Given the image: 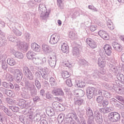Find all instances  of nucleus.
<instances>
[{"instance_id":"f257e3e1","label":"nucleus","mask_w":124,"mask_h":124,"mask_svg":"<svg viewBox=\"0 0 124 124\" xmlns=\"http://www.w3.org/2000/svg\"><path fill=\"white\" fill-rule=\"evenodd\" d=\"M85 118L88 119L87 123H90L91 122H93L94 120V115H93V112L92 108L89 106L85 107Z\"/></svg>"},{"instance_id":"f03ea898","label":"nucleus","mask_w":124,"mask_h":124,"mask_svg":"<svg viewBox=\"0 0 124 124\" xmlns=\"http://www.w3.org/2000/svg\"><path fill=\"white\" fill-rule=\"evenodd\" d=\"M73 119L75 120L78 123H80V120L77 116V114L75 112L70 113L67 114L64 119L65 123L67 124H71L73 122Z\"/></svg>"},{"instance_id":"7ed1b4c3","label":"nucleus","mask_w":124,"mask_h":124,"mask_svg":"<svg viewBox=\"0 0 124 124\" xmlns=\"http://www.w3.org/2000/svg\"><path fill=\"white\" fill-rule=\"evenodd\" d=\"M23 73L28 81H34V74L31 72V71L28 67L25 66L23 68Z\"/></svg>"},{"instance_id":"20e7f679","label":"nucleus","mask_w":124,"mask_h":124,"mask_svg":"<svg viewBox=\"0 0 124 124\" xmlns=\"http://www.w3.org/2000/svg\"><path fill=\"white\" fill-rule=\"evenodd\" d=\"M39 10L42 12L41 17H42V19L45 20L46 18H48L49 16V13L47 12V11H46V7H45V5L40 4L39 5Z\"/></svg>"},{"instance_id":"39448f33","label":"nucleus","mask_w":124,"mask_h":124,"mask_svg":"<svg viewBox=\"0 0 124 124\" xmlns=\"http://www.w3.org/2000/svg\"><path fill=\"white\" fill-rule=\"evenodd\" d=\"M109 120L112 123H116L121 118V115L117 112H113L109 113Z\"/></svg>"},{"instance_id":"423d86ee","label":"nucleus","mask_w":124,"mask_h":124,"mask_svg":"<svg viewBox=\"0 0 124 124\" xmlns=\"http://www.w3.org/2000/svg\"><path fill=\"white\" fill-rule=\"evenodd\" d=\"M94 119L97 124H101L103 122L102 116L100 114L99 111L96 110L94 113Z\"/></svg>"},{"instance_id":"0eeeda50","label":"nucleus","mask_w":124,"mask_h":124,"mask_svg":"<svg viewBox=\"0 0 124 124\" xmlns=\"http://www.w3.org/2000/svg\"><path fill=\"white\" fill-rule=\"evenodd\" d=\"M95 88L94 87H88L86 90L87 96L88 99H92L94 95Z\"/></svg>"},{"instance_id":"6e6552de","label":"nucleus","mask_w":124,"mask_h":124,"mask_svg":"<svg viewBox=\"0 0 124 124\" xmlns=\"http://www.w3.org/2000/svg\"><path fill=\"white\" fill-rule=\"evenodd\" d=\"M46 58L44 57L42 59L39 58H33L32 62L36 65H42L44 63H46Z\"/></svg>"},{"instance_id":"1a4fd4ad","label":"nucleus","mask_w":124,"mask_h":124,"mask_svg":"<svg viewBox=\"0 0 124 124\" xmlns=\"http://www.w3.org/2000/svg\"><path fill=\"white\" fill-rule=\"evenodd\" d=\"M59 40H60V36L58 34H54L51 36L49 43L52 45L57 44Z\"/></svg>"},{"instance_id":"9d476101","label":"nucleus","mask_w":124,"mask_h":124,"mask_svg":"<svg viewBox=\"0 0 124 124\" xmlns=\"http://www.w3.org/2000/svg\"><path fill=\"white\" fill-rule=\"evenodd\" d=\"M86 43H87L88 45L92 48V49H95L97 47V44L91 38H87L86 40Z\"/></svg>"},{"instance_id":"9b49d317","label":"nucleus","mask_w":124,"mask_h":124,"mask_svg":"<svg viewBox=\"0 0 124 124\" xmlns=\"http://www.w3.org/2000/svg\"><path fill=\"white\" fill-rule=\"evenodd\" d=\"M80 48H81V46L78 45L73 48L72 53L74 57H79L80 55Z\"/></svg>"},{"instance_id":"f8f14e48","label":"nucleus","mask_w":124,"mask_h":124,"mask_svg":"<svg viewBox=\"0 0 124 124\" xmlns=\"http://www.w3.org/2000/svg\"><path fill=\"white\" fill-rule=\"evenodd\" d=\"M52 93L56 96H59V95L60 96H62L64 94L62 88H56V89L53 90L52 91Z\"/></svg>"},{"instance_id":"ddd939ff","label":"nucleus","mask_w":124,"mask_h":124,"mask_svg":"<svg viewBox=\"0 0 124 124\" xmlns=\"http://www.w3.org/2000/svg\"><path fill=\"white\" fill-rule=\"evenodd\" d=\"M104 50L107 56H111L112 55V47L111 46L106 44L104 46Z\"/></svg>"},{"instance_id":"4468645a","label":"nucleus","mask_w":124,"mask_h":124,"mask_svg":"<svg viewBox=\"0 0 124 124\" xmlns=\"http://www.w3.org/2000/svg\"><path fill=\"white\" fill-rule=\"evenodd\" d=\"M57 63V57L55 56L50 57L48 59V63L51 67H55Z\"/></svg>"},{"instance_id":"2eb2a0df","label":"nucleus","mask_w":124,"mask_h":124,"mask_svg":"<svg viewBox=\"0 0 124 124\" xmlns=\"http://www.w3.org/2000/svg\"><path fill=\"white\" fill-rule=\"evenodd\" d=\"M45 71H42L40 72L41 75L45 80H48L50 77H51V75H50V72H48V69H46Z\"/></svg>"},{"instance_id":"dca6fc26","label":"nucleus","mask_w":124,"mask_h":124,"mask_svg":"<svg viewBox=\"0 0 124 124\" xmlns=\"http://www.w3.org/2000/svg\"><path fill=\"white\" fill-rule=\"evenodd\" d=\"M105 73H106V71L105 69L102 68L100 69V72L97 70H95L94 71V73L93 74V76L95 78L97 77V76H98V77H101V75H104Z\"/></svg>"},{"instance_id":"f3484780","label":"nucleus","mask_w":124,"mask_h":124,"mask_svg":"<svg viewBox=\"0 0 124 124\" xmlns=\"http://www.w3.org/2000/svg\"><path fill=\"white\" fill-rule=\"evenodd\" d=\"M74 94L78 97H82L85 95V92L81 89H77L74 91Z\"/></svg>"},{"instance_id":"a211bd4d","label":"nucleus","mask_w":124,"mask_h":124,"mask_svg":"<svg viewBox=\"0 0 124 124\" xmlns=\"http://www.w3.org/2000/svg\"><path fill=\"white\" fill-rule=\"evenodd\" d=\"M18 105L21 107L22 109L24 108H28V107L30 108L29 104L25 100H20L18 103Z\"/></svg>"},{"instance_id":"6ab92c4d","label":"nucleus","mask_w":124,"mask_h":124,"mask_svg":"<svg viewBox=\"0 0 124 124\" xmlns=\"http://www.w3.org/2000/svg\"><path fill=\"white\" fill-rule=\"evenodd\" d=\"M0 110L1 111H3V112H4V113L9 117H11L12 116L11 112H10V111L8 110V108H6L5 106H3V104L0 105Z\"/></svg>"},{"instance_id":"aec40b11","label":"nucleus","mask_w":124,"mask_h":124,"mask_svg":"<svg viewBox=\"0 0 124 124\" xmlns=\"http://www.w3.org/2000/svg\"><path fill=\"white\" fill-rule=\"evenodd\" d=\"M31 48L33 50V51L34 52H37V53L40 52V50L41 49L40 46L36 43H33L31 44Z\"/></svg>"},{"instance_id":"412c9836","label":"nucleus","mask_w":124,"mask_h":124,"mask_svg":"<svg viewBox=\"0 0 124 124\" xmlns=\"http://www.w3.org/2000/svg\"><path fill=\"white\" fill-rule=\"evenodd\" d=\"M2 86L6 89H11V90H13V89H14V85H13V84L10 82H2Z\"/></svg>"},{"instance_id":"4be33fe9","label":"nucleus","mask_w":124,"mask_h":124,"mask_svg":"<svg viewBox=\"0 0 124 124\" xmlns=\"http://www.w3.org/2000/svg\"><path fill=\"white\" fill-rule=\"evenodd\" d=\"M74 101L75 105H78V106H81V105H83L84 104L85 101L81 98H78L77 97H75L74 99Z\"/></svg>"},{"instance_id":"5701e85b","label":"nucleus","mask_w":124,"mask_h":124,"mask_svg":"<svg viewBox=\"0 0 124 124\" xmlns=\"http://www.w3.org/2000/svg\"><path fill=\"white\" fill-rule=\"evenodd\" d=\"M34 86V85H33V82L30 80H27L25 82V87L28 91L33 89Z\"/></svg>"},{"instance_id":"b1692460","label":"nucleus","mask_w":124,"mask_h":124,"mask_svg":"<svg viewBox=\"0 0 124 124\" xmlns=\"http://www.w3.org/2000/svg\"><path fill=\"white\" fill-rule=\"evenodd\" d=\"M19 121L24 124H31V121L29 119L24 116L19 117Z\"/></svg>"},{"instance_id":"393cba45","label":"nucleus","mask_w":124,"mask_h":124,"mask_svg":"<svg viewBox=\"0 0 124 124\" xmlns=\"http://www.w3.org/2000/svg\"><path fill=\"white\" fill-rule=\"evenodd\" d=\"M42 49L44 52H46V53H50V52H51L52 51V48H51L49 46L45 44L42 45Z\"/></svg>"},{"instance_id":"a878e982","label":"nucleus","mask_w":124,"mask_h":124,"mask_svg":"<svg viewBox=\"0 0 124 124\" xmlns=\"http://www.w3.org/2000/svg\"><path fill=\"white\" fill-rule=\"evenodd\" d=\"M104 97L102 95L98 96L96 98L97 103L99 107H102V102L104 101Z\"/></svg>"},{"instance_id":"bb28decb","label":"nucleus","mask_w":124,"mask_h":124,"mask_svg":"<svg viewBox=\"0 0 124 124\" xmlns=\"http://www.w3.org/2000/svg\"><path fill=\"white\" fill-rule=\"evenodd\" d=\"M10 72L13 73L14 75H21V74H23V73H22V71L19 69H16L14 70L13 68H11L10 70Z\"/></svg>"},{"instance_id":"cd10ccee","label":"nucleus","mask_w":124,"mask_h":124,"mask_svg":"<svg viewBox=\"0 0 124 124\" xmlns=\"http://www.w3.org/2000/svg\"><path fill=\"white\" fill-rule=\"evenodd\" d=\"M99 111L102 114H107V113L113 111V108H101L99 109Z\"/></svg>"},{"instance_id":"c85d7f7f","label":"nucleus","mask_w":124,"mask_h":124,"mask_svg":"<svg viewBox=\"0 0 124 124\" xmlns=\"http://www.w3.org/2000/svg\"><path fill=\"white\" fill-rule=\"evenodd\" d=\"M35 56V53L31 50H30L27 53V57L28 60H32V59H35V58H33Z\"/></svg>"},{"instance_id":"c756f323","label":"nucleus","mask_w":124,"mask_h":124,"mask_svg":"<svg viewBox=\"0 0 124 124\" xmlns=\"http://www.w3.org/2000/svg\"><path fill=\"white\" fill-rule=\"evenodd\" d=\"M4 94H6V95L9 96V97H14L15 96V93L10 90L6 89V91H5Z\"/></svg>"},{"instance_id":"7c9ffc66","label":"nucleus","mask_w":124,"mask_h":124,"mask_svg":"<svg viewBox=\"0 0 124 124\" xmlns=\"http://www.w3.org/2000/svg\"><path fill=\"white\" fill-rule=\"evenodd\" d=\"M11 30H12V31L15 33V35H16V36H21V35H22V32L20 31L18 29L12 27Z\"/></svg>"},{"instance_id":"2f4dec72","label":"nucleus","mask_w":124,"mask_h":124,"mask_svg":"<svg viewBox=\"0 0 124 124\" xmlns=\"http://www.w3.org/2000/svg\"><path fill=\"white\" fill-rule=\"evenodd\" d=\"M49 82L52 87H57V80L55 78L50 77L49 78Z\"/></svg>"},{"instance_id":"473e14b6","label":"nucleus","mask_w":124,"mask_h":124,"mask_svg":"<svg viewBox=\"0 0 124 124\" xmlns=\"http://www.w3.org/2000/svg\"><path fill=\"white\" fill-rule=\"evenodd\" d=\"M61 50L63 53H66L68 51V46L65 43H63L61 45Z\"/></svg>"},{"instance_id":"72a5a7b5","label":"nucleus","mask_w":124,"mask_h":124,"mask_svg":"<svg viewBox=\"0 0 124 124\" xmlns=\"http://www.w3.org/2000/svg\"><path fill=\"white\" fill-rule=\"evenodd\" d=\"M76 83L78 88H84L86 86V83L80 80L76 81Z\"/></svg>"},{"instance_id":"f704fd0d","label":"nucleus","mask_w":124,"mask_h":124,"mask_svg":"<svg viewBox=\"0 0 124 124\" xmlns=\"http://www.w3.org/2000/svg\"><path fill=\"white\" fill-rule=\"evenodd\" d=\"M61 76L63 79H66L67 78L70 77V74L66 71H64L61 73Z\"/></svg>"},{"instance_id":"c9c22d12","label":"nucleus","mask_w":124,"mask_h":124,"mask_svg":"<svg viewBox=\"0 0 124 124\" xmlns=\"http://www.w3.org/2000/svg\"><path fill=\"white\" fill-rule=\"evenodd\" d=\"M64 120V114L61 113L58 115V122L59 124H62Z\"/></svg>"},{"instance_id":"e433bc0d","label":"nucleus","mask_w":124,"mask_h":124,"mask_svg":"<svg viewBox=\"0 0 124 124\" xmlns=\"http://www.w3.org/2000/svg\"><path fill=\"white\" fill-rule=\"evenodd\" d=\"M14 55L15 57L17 59H22L23 58H24V55H23V53L17 51L16 53H14Z\"/></svg>"},{"instance_id":"4c0bfd02","label":"nucleus","mask_w":124,"mask_h":124,"mask_svg":"<svg viewBox=\"0 0 124 124\" xmlns=\"http://www.w3.org/2000/svg\"><path fill=\"white\" fill-rule=\"evenodd\" d=\"M29 91H31V95L32 97L35 96V95H37V90L36 88H33Z\"/></svg>"},{"instance_id":"58836bf2","label":"nucleus","mask_w":124,"mask_h":124,"mask_svg":"<svg viewBox=\"0 0 124 124\" xmlns=\"http://www.w3.org/2000/svg\"><path fill=\"white\" fill-rule=\"evenodd\" d=\"M8 64L11 65V66H13L15 65V60L13 58H8L7 60Z\"/></svg>"},{"instance_id":"ea45409f","label":"nucleus","mask_w":124,"mask_h":124,"mask_svg":"<svg viewBox=\"0 0 124 124\" xmlns=\"http://www.w3.org/2000/svg\"><path fill=\"white\" fill-rule=\"evenodd\" d=\"M40 113H37L34 117V122L38 123L41 120V114Z\"/></svg>"},{"instance_id":"a19ab883","label":"nucleus","mask_w":124,"mask_h":124,"mask_svg":"<svg viewBox=\"0 0 124 124\" xmlns=\"http://www.w3.org/2000/svg\"><path fill=\"white\" fill-rule=\"evenodd\" d=\"M98 64L100 67H104L105 66V62L104 60L102 58H99L98 61Z\"/></svg>"},{"instance_id":"79ce46f5","label":"nucleus","mask_w":124,"mask_h":124,"mask_svg":"<svg viewBox=\"0 0 124 124\" xmlns=\"http://www.w3.org/2000/svg\"><path fill=\"white\" fill-rule=\"evenodd\" d=\"M107 26L110 31H113V30L115 29V26H114V25L111 20H108L107 22Z\"/></svg>"},{"instance_id":"37998d69","label":"nucleus","mask_w":124,"mask_h":124,"mask_svg":"<svg viewBox=\"0 0 124 124\" xmlns=\"http://www.w3.org/2000/svg\"><path fill=\"white\" fill-rule=\"evenodd\" d=\"M117 79L120 82L124 83V75L123 74H118L117 75Z\"/></svg>"},{"instance_id":"c03bdc74","label":"nucleus","mask_w":124,"mask_h":124,"mask_svg":"<svg viewBox=\"0 0 124 124\" xmlns=\"http://www.w3.org/2000/svg\"><path fill=\"white\" fill-rule=\"evenodd\" d=\"M8 63L6 62L5 61H2L1 62V67L3 70H6L7 68H8Z\"/></svg>"},{"instance_id":"a18cd8bd","label":"nucleus","mask_w":124,"mask_h":124,"mask_svg":"<svg viewBox=\"0 0 124 124\" xmlns=\"http://www.w3.org/2000/svg\"><path fill=\"white\" fill-rule=\"evenodd\" d=\"M103 93H104V91L99 89L96 90L95 88V92L94 95H102Z\"/></svg>"},{"instance_id":"49530a36","label":"nucleus","mask_w":124,"mask_h":124,"mask_svg":"<svg viewBox=\"0 0 124 124\" xmlns=\"http://www.w3.org/2000/svg\"><path fill=\"white\" fill-rule=\"evenodd\" d=\"M16 46L17 47H18V49H20V50L24 48V43L21 42L20 41L16 42Z\"/></svg>"},{"instance_id":"de8ad7c7","label":"nucleus","mask_w":124,"mask_h":124,"mask_svg":"<svg viewBox=\"0 0 124 124\" xmlns=\"http://www.w3.org/2000/svg\"><path fill=\"white\" fill-rule=\"evenodd\" d=\"M34 82H35V85L37 90H40V89H41V84H40L39 80H38V79H35Z\"/></svg>"},{"instance_id":"09e8293b","label":"nucleus","mask_w":124,"mask_h":124,"mask_svg":"<svg viewBox=\"0 0 124 124\" xmlns=\"http://www.w3.org/2000/svg\"><path fill=\"white\" fill-rule=\"evenodd\" d=\"M6 101L7 103H8V104H10V105H13V104L15 103V100L9 97L6 98Z\"/></svg>"},{"instance_id":"8fccbe9b","label":"nucleus","mask_w":124,"mask_h":124,"mask_svg":"<svg viewBox=\"0 0 124 124\" xmlns=\"http://www.w3.org/2000/svg\"><path fill=\"white\" fill-rule=\"evenodd\" d=\"M110 102H111V103L113 104L115 106H116V107H117L118 105V104H120V102H119L118 100H117V99L113 98H111L110 99Z\"/></svg>"},{"instance_id":"3c124183","label":"nucleus","mask_w":124,"mask_h":124,"mask_svg":"<svg viewBox=\"0 0 124 124\" xmlns=\"http://www.w3.org/2000/svg\"><path fill=\"white\" fill-rule=\"evenodd\" d=\"M32 99L34 103H37V102H39V101H41V98H40V97L38 96H33Z\"/></svg>"},{"instance_id":"603ef678","label":"nucleus","mask_w":124,"mask_h":124,"mask_svg":"<svg viewBox=\"0 0 124 124\" xmlns=\"http://www.w3.org/2000/svg\"><path fill=\"white\" fill-rule=\"evenodd\" d=\"M46 112L50 115V116H54V114H55V112L54 111V109L52 108H49L47 109Z\"/></svg>"},{"instance_id":"864d4df0","label":"nucleus","mask_w":124,"mask_h":124,"mask_svg":"<svg viewBox=\"0 0 124 124\" xmlns=\"http://www.w3.org/2000/svg\"><path fill=\"white\" fill-rule=\"evenodd\" d=\"M9 109L15 113H16L18 112V111H19V108L18 107L10 106Z\"/></svg>"},{"instance_id":"5fc2aeb1","label":"nucleus","mask_w":124,"mask_h":124,"mask_svg":"<svg viewBox=\"0 0 124 124\" xmlns=\"http://www.w3.org/2000/svg\"><path fill=\"white\" fill-rule=\"evenodd\" d=\"M109 70L113 73H117L118 72V68L115 66H111L109 68Z\"/></svg>"},{"instance_id":"6e6d98bb","label":"nucleus","mask_w":124,"mask_h":124,"mask_svg":"<svg viewBox=\"0 0 124 124\" xmlns=\"http://www.w3.org/2000/svg\"><path fill=\"white\" fill-rule=\"evenodd\" d=\"M6 79L10 82L13 81V78L12 77V75L8 73L6 74Z\"/></svg>"},{"instance_id":"4d7b16f0","label":"nucleus","mask_w":124,"mask_h":124,"mask_svg":"<svg viewBox=\"0 0 124 124\" xmlns=\"http://www.w3.org/2000/svg\"><path fill=\"white\" fill-rule=\"evenodd\" d=\"M57 5L61 8L62 9L63 8V3H62V0H57Z\"/></svg>"},{"instance_id":"13d9d810","label":"nucleus","mask_w":124,"mask_h":124,"mask_svg":"<svg viewBox=\"0 0 124 124\" xmlns=\"http://www.w3.org/2000/svg\"><path fill=\"white\" fill-rule=\"evenodd\" d=\"M22 79H23V74L16 76V81L17 82V83H20Z\"/></svg>"},{"instance_id":"bf43d9fd","label":"nucleus","mask_w":124,"mask_h":124,"mask_svg":"<svg viewBox=\"0 0 124 124\" xmlns=\"http://www.w3.org/2000/svg\"><path fill=\"white\" fill-rule=\"evenodd\" d=\"M109 101H108V100H104L102 103V106L103 107H107Z\"/></svg>"},{"instance_id":"052dcab7","label":"nucleus","mask_w":124,"mask_h":124,"mask_svg":"<svg viewBox=\"0 0 124 124\" xmlns=\"http://www.w3.org/2000/svg\"><path fill=\"white\" fill-rule=\"evenodd\" d=\"M103 93L104 94V96H105V97H106L107 98H110V97H111L110 93H109L108 92L104 91Z\"/></svg>"},{"instance_id":"680f3d73","label":"nucleus","mask_w":124,"mask_h":124,"mask_svg":"<svg viewBox=\"0 0 124 124\" xmlns=\"http://www.w3.org/2000/svg\"><path fill=\"white\" fill-rule=\"evenodd\" d=\"M76 35V34L74 33V32L71 31L69 33V37L71 38V39H75V36Z\"/></svg>"},{"instance_id":"e2e57ef3","label":"nucleus","mask_w":124,"mask_h":124,"mask_svg":"<svg viewBox=\"0 0 124 124\" xmlns=\"http://www.w3.org/2000/svg\"><path fill=\"white\" fill-rule=\"evenodd\" d=\"M66 84L68 87H72V81H71V79H68L66 80Z\"/></svg>"},{"instance_id":"0e129e2a","label":"nucleus","mask_w":124,"mask_h":124,"mask_svg":"<svg viewBox=\"0 0 124 124\" xmlns=\"http://www.w3.org/2000/svg\"><path fill=\"white\" fill-rule=\"evenodd\" d=\"M59 102H53L52 103V107L54 108V109H59Z\"/></svg>"},{"instance_id":"69168bd1","label":"nucleus","mask_w":124,"mask_h":124,"mask_svg":"<svg viewBox=\"0 0 124 124\" xmlns=\"http://www.w3.org/2000/svg\"><path fill=\"white\" fill-rule=\"evenodd\" d=\"M35 79H37V80H38V79H39V80H40V79H41V75H40V74L39 73V72L36 71L35 73Z\"/></svg>"},{"instance_id":"338daca9","label":"nucleus","mask_w":124,"mask_h":124,"mask_svg":"<svg viewBox=\"0 0 124 124\" xmlns=\"http://www.w3.org/2000/svg\"><path fill=\"white\" fill-rule=\"evenodd\" d=\"M24 37L27 41H29L30 40V38H31V36L29 33H26L24 34Z\"/></svg>"},{"instance_id":"774afa93","label":"nucleus","mask_w":124,"mask_h":124,"mask_svg":"<svg viewBox=\"0 0 124 124\" xmlns=\"http://www.w3.org/2000/svg\"><path fill=\"white\" fill-rule=\"evenodd\" d=\"M46 96L47 99H52L53 98V95L49 93H46Z\"/></svg>"}]
</instances>
